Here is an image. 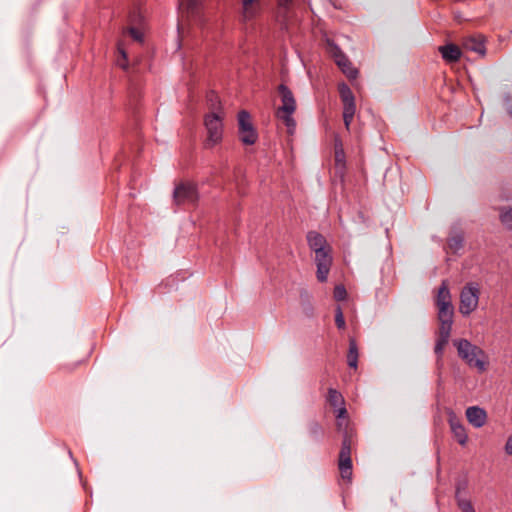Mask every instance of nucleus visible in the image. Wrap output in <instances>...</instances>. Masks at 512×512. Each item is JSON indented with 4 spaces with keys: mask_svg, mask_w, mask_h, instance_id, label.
<instances>
[{
    "mask_svg": "<svg viewBox=\"0 0 512 512\" xmlns=\"http://www.w3.org/2000/svg\"><path fill=\"white\" fill-rule=\"evenodd\" d=\"M277 92L281 100V105L276 110V117L283 122L287 132L292 135L296 129V121L293 114L296 111V100L293 92L285 84L277 87Z\"/></svg>",
    "mask_w": 512,
    "mask_h": 512,
    "instance_id": "obj_1",
    "label": "nucleus"
},
{
    "mask_svg": "<svg viewBox=\"0 0 512 512\" xmlns=\"http://www.w3.org/2000/svg\"><path fill=\"white\" fill-rule=\"evenodd\" d=\"M453 344L457 348L459 357L469 366L476 367L480 372L486 370L485 353L481 348L473 345L467 339L454 340Z\"/></svg>",
    "mask_w": 512,
    "mask_h": 512,
    "instance_id": "obj_2",
    "label": "nucleus"
},
{
    "mask_svg": "<svg viewBox=\"0 0 512 512\" xmlns=\"http://www.w3.org/2000/svg\"><path fill=\"white\" fill-rule=\"evenodd\" d=\"M479 301V288L475 283H468L463 287L460 293V306L459 311L463 315H469L473 312Z\"/></svg>",
    "mask_w": 512,
    "mask_h": 512,
    "instance_id": "obj_3",
    "label": "nucleus"
},
{
    "mask_svg": "<svg viewBox=\"0 0 512 512\" xmlns=\"http://www.w3.org/2000/svg\"><path fill=\"white\" fill-rule=\"evenodd\" d=\"M338 91L343 102V120L347 129L353 120L356 111L355 97L350 87L342 82L338 85Z\"/></svg>",
    "mask_w": 512,
    "mask_h": 512,
    "instance_id": "obj_4",
    "label": "nucleus"
},
{
    "mask_svg": "<svg viewBox=\"0 0 512 512\" xmlns=\"http://www.w3.org/2000/svg\"><path fill=\"white\" fill-rule=\"evenodd\" d=\"M198 200L196 185L191 182H180L175 185L173 202L175 205L194 204Z\"/></svg>",
    "mask_w": 512,
    "mask_h": 512,
    "instance_id": "obj_5",
    "label": "nucleus"
},
{
    "mask_svg": "<svg viewBox=\"0 0 512 512\" xmlns=\"http://www.w3.org/2000/svg\"><path fill=\"white\" fill-rule=\"evenodd\" d=\"M238 125L241 142L245 145H253L258 139V134L251 123L250 115L247 111L242 110L238 113Z\"/></svg>",
    "mask_w": 512,
    "mask_h": 512,
    "instance_id": "obj_6",
    "label": "nucleus"
},
{
    "mask_svg": "<svg viewBox=\"0 0 512 512\" xmlns=\"http://www.w3.org/2000/svg\"><path fill=\"white\" fill-rule=\"evenodd\" d=\"M222 119L217 113L208 114L205 118V127L208 138L207 145L213 146L222 139Z\"/></svg>",
    "mask_w": 512,
    "mask_h": 512,
    "instance_id": "obj_7",
    "label": "nucleus"
},
{
    "mask_svg": "<svg viewBox=\"0 0 512 512\" xmlns=\"http://www.w3.org/2000/svg\"><path fill=\"white\" fill-rule=\"evenodd\" d=\"M315 264L317 266L316 277L319 282L327 281L328 274L332 265L331 247L315 253Z\"/></svg>",
    "mask_w": 512,
    "mask_h": 512,
    "instance_id": "obj_8",
    "label": "nucleus"
},
{
    "mask_svg": "<svg viewBox=\"0 0 512 512\" xmlns=\"http://www.w3.org/2000/svg\"><path fill=\"white\" fill-rule=\"evenodd\" d=\"M330 53L335 63L342 70V72L349 79H356L358 75V70L352 66V63L350 62L348 57L341 51V49L337 45H331Z\"/></svg>",
    "mask_w": 512,
    "mask_h": 512,
    "instance_id": "obj_9",
    "label": "nucleus"
},
{
    "mask_svg": "<svg viewBox=\"0 0 512 512\" xmlns=\"http://www.w3.org/2000/svg\"><path fill=\"white\" fill-rule=\"evenodd\" d=\"M261 11V0H242L241 17L243 21H250L257 17Z\"/></svg>",
    "mask_w": 512,
    "mask_h": 512,
    "instance_id": "obj_10",
    "label": "nucleus"
},
{
    "mask_svg": "<svg viewBox=\"0 0 512 512\" xmlns=\"http://www.w3.org/2000/svg\"><path fill=\"white\" fill-rule=\"evenodd\" d=\"M466 417L471 425L476 428H480L485 424L487 414L484 409L477 406H471L466 410Z\"/></svg>",
    "mask_w": 512,
    "mask_h": 512,
    "instance_id": "obj_11",
    "label": "nucleus"
},
{
    "mask_svg": "<svg viewBox=\"0 0 512 512\" xmlns=\"http://www.w3.org/2000/svg\"><path fill=\"white\" fill-rule=\"evenodd\" d=\"M462 46L465 50L475 52L480 56H484L486 54L484 40L481 36L466 37L462 42Z\"/></svg>",
    "mask_w": 512,
    "mask_h": 512,
    "instance_id": "obj_12",
    "label": "nucleus"
},
{
    "mask_svg": "<svg viewBox=\"0 0 512 512\" xmlns=\"http://www.w3.org/2000/svg\"><path fill=\"white\" fill-rule=\"evenodd\" d=\"M307 242L310 249L314 251V253L330 248V245L327 243L325 237L316 231L308 232Z\"/></svg>",
    "mask_w": 512,
    "mask_h": 512,
    "instance_id": "obj_13",
    "label": "nucleus"
},
{
    "mask_svg": "<svg viewBox=\"0 0 512 512\" xmlns=\"http://www.w3.org/2000/svg\"><path fill=\"white\" fill-rule=\"evenodd\" d=\"M439 52L441 53L442 58L449 63L457 62L462 54L461 49L455 44L440 46Z\"/></svg>",
    "mask_w": 512,
    "mask_h": 512,
    "instance_id": "obj_14",
    "label": "nucleus"
},
{
    "mask_svg": "<svg viewBox=\"0 0 512 512\" xmlns=\"http://www.w3.org/2000/svg\"><path fill=\"white\" fill-rule=\"evenodd\" d=\"M299 296H300V304H301V308H302L303 313L307 317H312L313 313H314V308H313V305H312V296H311V294L307 290L302 289L300 291V295Z\"/></svg>",
    "mask_w": 512,
    "mask_h": 512,
    "instance_id": "obj_15",
    "label": "nucleus"
},
{
    "mask_svg": "<svg viewBox=\"0 0 512 512\" xmlns=\"http://www.w3.org/2000/svg\"><path fill=\"white\" fill-rule=\"evenodd\" d=\"M450 426H451L452 433H453L455 439L457 440V442L460 445H465L468 437H467L466 430H465L464 426L460 422L454 421L452 419L450 420Z\"/></svg>",
    "mask_w": 512,
    "mask_h": 512,
    "instance_id": "obj_16",
    "label": "nucleus"
},
{
    "mask_svg": "<svg viewBox=\"0 0 512 512\" xmlns=\"http://www.w3.org/2000/svg\"><path fill=\"white\" fill-rule=\"evenodd\" d=\"M436 304H437V306L452 304L451 303V294H450V291L448 288L447 281H445V280L442 281V283L438 289V293L436 296Z\"/></svg>",
    "mask_w": 512,
    "mask_h": 512,
    "instance_id": "obj_17",
    "label": "nucleus"
},
{
    "mask_svg": "<svg viewBox=\"0 0 512 512\" xmlns=\"http://www.w3.org/2000/svg\"><path fill=\"white\" fill-rule=\"evenodd\" d=\"M358 346L355 339L350 338L349 340V349L347 353V364L350 368H357L358 363Z\"/></svg>",
    "mask_w": 512,
    "mask_h": 512,
    "instance_id": "obj_18",
    "label": "nucleus"
},
{
    "mask_svg": "<svg viewBox=\"0 0 512 512\" xmlns=\"http://www.w3.org/2000/svg\"><path fill=\"white\" fill-rule=\"evenodd\" d=\"M340 475L343 480L350 481L352 478V460L351 458H339L338 463Z\"/></svg>",
    "mask_w": 512,
    "mask_h": 512,
    "instance_id": "obj_19",
    "label": "nucleus"
},
{
    "mask_svg": "<svg viewBox=\"0 0 512 512\" xmlns=\"http://www.w3.org/2000/svg\"><path fill=\"white\" fill-rule=\"evenodd\" d=\"M292 0H278L277 17L282 22L288 21Z\"/></svg>",
    "mask_w": 512,
    "mask_h": 512,
    "instance_id": "obj_20",
    "label": "nucleus"
},
{
    "mask_svg": "<svg viewBox=\"0 0 512 512\" xmlns=\"http://www.w3.org/2000/svg\"><path fill=\"white\" fill-rule=\"evenodd\" d=\"M499 220L507 230L512 231V208L506 206L500 207Z\"/></svg>",
    "mask_w": 512,
    "mask_h": 512,
    "instance_id": "obj_21",
    "label": "nucleus"
},
{
    "mask_svg": "<svg viewBox=\"0 0 512 512\" xmlns=\"http://www.w3.org/2000/svg\"><path fill=\"white\" fill-rule=\"evenodd\" d=\"M200 6L201 0H179L180 9L186 10L191 15L197 14Z\"/></svg>",
    "mask_w": 512,
    "mask_h": 512,
    "instance_id": "obj_22",
    "label": "nucleus"
},
{
    "mask_svg": "<svg viewBox=\"0 0 512 512\" xmlns=\"http://www.w3.org/2000/svg\"><path fill=\"white\" fill-rule=\"evenodd\" d=\"M327 402L334 408L340 407L345 403L342 394L334 388L328 389Z\"/></svg>",
    "mask_w": 512,
    "mask_h": 512,
    "instance_id": "obj_23",
    "label": "nucleus"
},
{
    "mask_svg": "<svg viewBox=\"0 0 512 512\" xmlns=\"http://www.w3.org/2000/svg\"><path fill=\"white\" fill-rule=\"evenodd\" d=\"M351 445H352L351 436L346 431L343 436L341 450L339 453V458H351Z\"/></svg>",
    "mask_w": 512,
    "mask_h": 512,
    "instance_id": "obj_24",
    "label": "nucleus"
},
{
    "mask_svg": "<svg viewBox=\"0 0 512 512\" xmlns=\"http://www.w3.org/2000/svg\"><path fill=\"white\" fill-rule=\"evenodd\" d=\"M453 313L452 304L438 306L439 321H453Z\"/></svg>",
    "mask_w": 512,
    "mask_h": 512,
    "instance_id": "obj_25",
    "label": "nucleus"
},
{
    "mask_svg": "<svg viewBox=\"0 0 512 512\" xmlns=\"http://www.w3.org/2000/svg\"><path fill=\"white\" fill-rule=\"evenodd\" d=\"M308 432L311 438L319 441L323 434V428L317 421H311L308 424Z\"/></svg>",
    "mask_w": 512,
    "mask_h": 512,
    "instance_id": "obj_26",
    "label": "nucleus"
},
{
    "mask_svg": "<svg viewBox=\"0 0 512 512\" xmlns=\"http://www.w3.org/2000/svg\"><path fill=\"white\" fill-rule=\"evenodd\" d=\"M456 502L461 512H475V509L471 501L467 497H458V499H456Z\"/></svg>",
    "mask_w": 512,
    "mask_h": 512,
    "instance_id": "obj_27",
    "label": "nucleus"
},
{
    "mask_svg": "<svg viewBox=\"0 0 512 512\" xmlns=\"http://www.w3.org/2000/svg\"><path fill=\"white\" fill-rule=\"evenodd\" d=\"M452 323H453V321H440L438 336L449 340L451 329H452Z\"/></svg>",
    "mask_w": 512,
    "mask_h": 512,
    "instance_id": "obj_28",
    "label": "nucleus"
},
{
    "mask_svg": "<svg viewBox=\"0 0 512 512\" xmlns=\"http://www.w3.org/2000/svg\"><path fill=\"white\" fill-rule=\"evenodd\" d=\"M463 237L461 235H455L453 237H450L448 240V246L450 249L454 251H458L463 246Z\"/></svg>",
    "mask_w": 512,
    "mask_h": 512,
    "instance_id": "obj_29",
    "label": "nucleus"
},
{
    "mask_svg": "<svg viewBox=\"0 0 512 512\" xmlns=\"http://www.w3.org/2000/svg\"><path fill=\"white\" fill-rule=\"evenodd\" d=\"M335 323L339 329H344L346 326L344 315L340 306L335 309Z\"/></svg>",
    "mask_w": 512,
    "mask_h": 512,
    "instance_id": "obj_30",
    "label": "nucleus"
},
{
    "mask_svg": "<svg viewBox=\"0 0 512 512\" xmlns=\"http://www.w3.org/2000/svg\"><path fill=\"white\" fill-rule=\"evenodd\" d=\"M448 339H444L438 336L436 344H435V354L438 356V358L442 357L443 351L445 346L448 344Z\"/></svg>",
    "mask_w": 512,
    "mask_h": 512,
    "instance_id": "obj_31",
    "label": "nucleus"
},
{
    "mask_svg": "<svg viewBox=\"0 0 512 512\" xmlns=\"http://www.w3.org/2000/svg\"><path fill=\"white\" fill-rule=\"evenodd\" d=\"M333 296L337 301H343L346 299L347 292L343 285H336L334 288Z\"/></svg>",
    "mask_w": 512,
    "mask_h": 512,
    "instance_id": "obj_32",
    "label": "nucleus"
},
{
    "mask_svg": "<svg viewBox=\"0 0 512 512\" xmlns=\"http://www.w3.org/2000/svg\"><path fill=\"white\" fill-rule=\"evenodd\" d=\"M468 483L466 480H460L456 484V492H455V499H458V497H464L462 495L463 492L467 490Z\"/></svg>",
    "mask_w": 512,
    "mask_h": 512,
    "instance_id": "obj_33",
    "label": "nucleus"
},
{
    "mask_svg": "<svg viewBox=\"0 0 512 512\" xmlns=\"http://www.w3.org/2000/svg\"><path fill=\"white\" fill-rule=\"evenodd\" d=\"M128 31L134 40L142 41L143 35L137 28L130 27Z\"/></svg>",
    "mask_w": 512,
    "mask_h": 512,
    "instance_id": "obj_34",
    "label": "nucleus"
},
{
    "mask_svg": "<svg viewBox=\"0 0 512 512\" xmlns=\"http://www.w3.org/2000/svg\"><path fill=\"white\" fill-rule=\"evenodd\" d=\"M506 110L509 115L512 117V98L509 94H507L504 98Z\"/></svg>",
    "mask_w": 512,
    "mask_h": 512,
    "instance_id": "obj_35",
    "label": "nucleus"
},
{
    "mask_svg": "<svg viewBox=\"0 0 512 512\" xmlns=\"http://www.w3.org/2000/svg\"><path fill=\"white\" fill-rule=\"evenodd\" d=\"M504 449L508 455H512V434L508 437Z\"/></svg>",
    "mask_w": 512,
    "mask_h": 512,
    "instance_id": "obj_36",
    "label": "nucleus"
},
{
    "mask_svg": "<svg viewBox=\"0 0 512 512\" xmlns=\"http://www.w3.org/2000/svg\"><path fill=\"white\" fill-rule=\"evenodd\" d=\"M338 410H337V415L336 417L339 419V418H344L347 414V410L346 408L344 407V405L340 406V407H337Z\"/></svg>",
    "mask_w": 512,
    "mask_h": 512,
    "instance_id": "obj_37",
    "label": "nucleus"
},
{
    "mask_svg": "<svg viewBox=\"0 0 512 512\" xmlns=\"http://www.w3.org/2000/svg\"><path fill=\"white\" fill-rule=\"evenodd\" d=\"M118 50H119L123 60H126V52L120 47H118Z\"/></svg>",
    "mask_w": 512,
    "mask_h": 512,
    "instance_id": "obj_38",
    "label": "nucleus"
},
{
    "mask_svg": "<svg viewBox=\"0 0 512 512\" xmlns=\"http://www.w3.org/2000/svg\"><path fill=\"white\" fill-rule=\"evenodd\" d=\"M342 157H343V153L342 152H336V161L337 162L341 161Z\"/></svg>",
    "mask_w": 512,
    "mask_h": 512,
    "instance_id": "obj_39",
    "label": "nucleus"
},
{
    "mask_svg": "<svg viewBox=\"0 0 512 512\" xmlns=\"http://www.w3.org/2000/svg\"><path fill=\"white\" fill-rule=\"evenodd\" d=\"M213 98H217V97H216V95H215V94H213V93H212V94L210 95V100L212 101V99H213Z\"/></svg>",
    "mask_w": 512,
    "mask_h": 512,
    "instance_id": "obj_40",
    "label": "nucleus"
},
{
    "mask_svg": "<svg viewBox=\"0 0 512 512\" xmlns=\"http://www.w3.org/2000/svg\"><path fill=\"white\" fill-rule=\"evenodd\" d=\"M118 64H119V66H121V67L125 68V64H124V63H122V62H120V61H119V62H118Z\"/></svg>",
    "mask_w": 512,
    "mask_h": 512,
    "instance_id": "obj_41",
    "label": "nucleus"
}]
</instances>
